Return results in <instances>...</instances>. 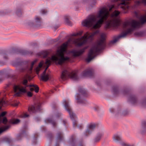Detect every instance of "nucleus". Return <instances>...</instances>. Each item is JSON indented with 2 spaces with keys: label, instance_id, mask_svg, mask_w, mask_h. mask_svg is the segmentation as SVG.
I'll return each instance as SVG.
<instances>
[{
  "label": "nucleus",
  "instance_id": "obj_1",
  "mask_svg": "<svg viewBox=\"0 0 146 146\" xmlns=\"http://www.w3.org/2000/svg\"><path fill=\"white\" fill-rule=\"evenodd\" d=\"M120 13L119 11L115 10L110 15L108 9L104 7L96 14L90 15L87 19L82 21V24L84 26L96 29L100 28L106 21L105 26L106 30L111 27H116L121 28L125 30L111 41V44H114L121 38H124L127 35L131 34L134 30L146 23V13L140 17L139 22L133 20L131 22L122 23L117 18Z\"/></svg>",
  "mask_w": 146,
  "mask_h": 146
},
{
  "label": "nucleus",
  "instance_id": "obj_2",
  "mask_svg": "<svg viewBox=\"0 0 146 146\" xmlns=\"http://www.w3.org/2000/svg\"><path fill=\"white\" fill-rule=\"evenodd\" d=\"M99 33V31L98 30L91 33L87 32L81 38L74 40L71 38L69 39L66 42L59 46L57 50L55 55L52 56L51 58L49 57L47 58L45 63L43 61L40 62L38 66L35 69L36 74H39V71L44 64H45L47 67L41 76V79L44 81H47L49 79L50 75L46 73V71L49 66L51 64L52 61L57 62L59 64L62 65L65 62L70 61V58L69 57L64 56L65 54L67 52V48L69 44L72 42L73 44L76 45L81 46L86 44L88 40L90 42L92 41L94 36L98 34Z\"/></svg>",
  "mask_w": 146,
  "mask_h": 146
},
{
  "label": "nucleus",
  "instance_id": "obj_3",
  "mask_svg": "<svg viewBox=\"0 0 146 146\" xmlns=\"http://www.w3.org/2000/svg\"><path fill=\"white\" fill-rule=\"evenodd\" d=\"M28 81L27 79H24L22 82V85H15L13 87L14 91L15 93L14 95L15 96H19L21 94L27 92L28 96L31 97L33 95L32 93L30 92H27L26 88L29 87L30 90L31 91H35L37 93L38 92L39 88L36 85H29L28 84Z\"/></svg>",
  "mask_w": 146,
  "mask_h": 146
},
{
  "label": "nucleus",
  "instance_id": "obj_4",
  "mask_svg": "<svg viewBox=\"0 0 146 146\" xmlns=\"http://www.w3.org/2000/svg\"><path fill=\"white\" fill-rule=\"evenodd\" d=\"M106 35L102 33L100 35V39L89 50L86 59L88 62H90L96 55L97 53L104 49L105 47Z\"/></svg>",
  "mask_w": 146,
  "mask_h": 146
},
{
  "label": "nucleus",
  "instance_id": "obj_5",
  "mask_svg": "<svg viewBox=\"0 0 146 146\" xmlns=\"http://www.w3.org/2000/svg\"><path fill=\"white\" fill-rule=\"evenodd\" d=\"M111 2L115 4L109 6L110 12L112 11L113 9H117L119 8L123 10L129 9V4L131 2V0H111Z\"/></svg>",
  "mask_w": 146,
  "mask_h": 146
},
{
  "label": "nucleus",
  "instance_id": "obj_6",
  "mask_svg": "<svg viewBox=\"0 0 146 146\" xmlns=\"http://www.w3.org/2000/svg\"><path fill=\"white\" fill-rule=\"evenodd\" d=\"M63 103L66 110L68 112L70 117L72 121L73 127L74 128L77 127L80 129H82L83 127V125L82 124H78L77 117L76 114L72 112L68 101H64Z\"/></svg>",
  "mask_w": 146,
  "mask_h": 146
},
{
  "label": "nucleus",
  "instance_id": "obj_7",
  "mask_svg": "<svg viewBox=\"0 0 146 146\" xmlns=\"http://www.w3.org/2000/svg\"><path fill=\"white\" fill-rule=\"evenodd\" d=\"M37 61V60L35 59L32 62L30 66L28 64L24 65L23 63L21 62H15L13 65L15 66H19V71L20 72H27L30 74L32 72L34 65Z\"/></svg>",
  "mask_w": 146,
  "mask_h": 146
},
{
  "label": "nucleus",
  "instance_id": "obj_8",
  "mask_svg": "<svg viewBox=\"0 0 146 146\" xmlns=\"http://www.w3.org/2000/svg\"><path fill=\"white\" fill-rule=\"evenodd\" d=\"M68 78H70L75 80H78L79 79L76 72L72 71L70 68H67L62 71L60 79L62 80H65Z\"/></svg>",
  "mask_w": 146,
  "mask_h": 146
},
{
  "label": "nucleus",
  "instance_id": "obj_9",
  "mask_svg": "<svg viewBox=\"0 0 146 146\" xmlns=\"http://www.w3.org/2000/svg\"><path fill=\"white\" fill-rule=\"evenodd\" d=\"M41 110V103L40 101H35L33 105L29 106L28 111L31 113H33Z\"/></svg>",
  "mask_w": 146,
  "mask_h": 146
},
{
  "label": "nucleus",
  "instance_id": "obj_10",
  "mask_svg": "<svg viewBox=\"0 0 146 146\" xmlns=\"http://www.w3.org/2000/svg\"><path fill=\"white\" fill-rule=\"evenodd\" d=\"M28 25L30 27H33L35 26L36 27H38L42 25V19L39 17L36 16L35 18V23L32 22L28 23Z\"/></svg>",
  "mask_w": 146,
  "mask_h": 146
},
{
  "label": "nucleus",
  "instance_id": "obj_11",
  "mask_svg": "<svg viewBox=\"0 0 146 146\" xmlns=\"http://www.w3.org/2000/svg\"><path fill=\"white\" fill-rule=\"evenodd\" d=\"M96 124L95 123H91L89 125L84 133V135L86 136L90 134L96 127Z\"/></svg>",
  "mask_w": 146,
  "mask_h": 146
},
{
  "label": "nucleus",
  "instance_id": "obj_12",
  "mask_svg": "<svg viewBox=\"0 0 146 146\" xmlns=\"http://www.w3.org/2000/svg\"><path fill=\"white\" fill-rule=\"evenodd\" d=\"M94 74V70L91 68H88L86 69L82 73V75L84 76L92 77L93 76Z\"/></svg>",
  "mask_w": 146,
  "mask_h": 146
},
{
  "label": "nucleus",
  "instance_id": "obj_13",
  "mask_svg": "<svg viewBox=\"0 0 146 146\" xmlns=\"http://www.w3.org/2000/svg\"><path fill=\"white\" fill-rule=\"evenodd\" d=\"M129 103L132 106L138 105L144 107H146V101H129Z\"/></svg>",
  "mask_w": 146,
  "mask_h": 146
},
{
  "label": "nucleus",
  "instance_id": "obj_14",
  "mask_svg": "<svg viewBox=\"0 0 146 146\" xmlns=\"http://www.w3.org/2000/svg\"><path fill=\"white\" fill-rule=\"evenodd\" d=\"M88 48V46H86L80 49L79 51L72 50L71 51V52L74 57L79 56L82 54L84 52L85 50L87 49Z\"/></svg>",
  "mask_w": 146,
  "mask_h": 146
},
{
  "label": "nucleus",
  "instance_id": "obj_15",
  "mask_svg": "<svg viewBox=\"0 0 146 146\" xmlns=\"http://www.w3.org/2000/svg\"><path fill=\"white\" fill-rule=\"evenodd\" d=\"M63 139V135L62 132H59L57 135V141L55 146H59V143L60 141H62Z\"/></svg>",
  "mask_w": 146,
  "mask_h": 146
},
{
  "label": "nucleus",
  "instance_id": "obj_16",
  "mask_svg": "<svg viewBox=\"0 0 146 146\" xmlns=\"http://www.w3.org/2000/svg\"><path fill=\"white\" fill-rule=\"evenodd\" d=\"M27 126H26L24 127V128L22 129L21 132L18 135L17 138L18 140H20L23 137L26 135L27 134L26 129Z\"/></svg>",
  "mask_w": 146,
  "mask_h": 146
},
{
  "label": "nucleus",
  "instance_id": "obj_17",
  "mask_svg": "<svg viewBox=\"0 0 146 146\" xmlns=\"http://www.w3.org/2000/svg\"><path fill=\"white\" fill-rule=\"evenodd\" d=\"M142 4L146 6V0H138L135 1L134 5L135 7H139Z\"/></svg>",
  "mask_w": 146,
  "mask_h": 146
},
{
  "label": "nucleus",
  "instance_id": "obj_18",
  "mask_svg": "<svg viewBox=\"0 0 146 146\" xmlns=\"http://www.w3.org/2000/svg\"><path fill=\"white\" fill-rule=\"evenodd\" d=\"M79 92L81 93L83 96L85 97H87L89 95L88 92L85 89L81 87H80L78 88Z\"/></svg>",
  "mask_w": 146,
  "mask_h": 146
},
{
  "label": "nucleus",
  "instance_id": "obj_19",
  "mask_svg": "<svg viewBox=\"0 0 146 146\" xmlns=\"http://www.w3.org/2000/svg\"><path fill=\"white\" fill-rule=\"evenodd\" d=\"M49 54L48 52L46 51H43L38 53L37 54L40 57L44 58L47 57Z\"/></svg>",
  "mask_w": 146,
  "mask_h": 146
},
{
  "label": "nucleus",
  "instance_id": "obj_20",
  "mask_svg": "<svg viewBox=\"0 0 146 146\" xmlns=\"http://www.w3.org/2000/svg\"><path fill=\"white\" fill-rule=\"evenodd\" d=\"M75 136L73 135L71 136L70 140L68 141V143L71 146H75Z\"/></svg>",
  "mask_w": 146,
  "mask_h": 146
},
{
  "label": "nucleus",
  "instance_id": "obj_21",
  "mask_svg": "<svg viewBox=\"0 0 146 146\" xmlns=\"http://www.w3.org/2000/svg\"><path fill=\"white\" fill-rule=\"evenodd\" d=\"M103 135V133L102 132L98 133L96 135L94 139V142L95 143L98 142Z\"/></svg>",
  "mask_w": 146,
  "mask_h": 146
},
{
  "label": "nucleus",
  "instance_id": "obj_22",
  "mask_svg": "<svg viewBox=\"0 0 146 146\" xmlns=\"http://www.w3.org/2000/svg\"><path fill=\"white\" fill-rule=\"evenodd\" d=\"M45 121L46 123H51L54 127H55L56 125V122L53 120L52 118H47L45 120Z\"/></svg>",
  "mask_w": 146,
  "mask_h": 146
},
{
  "label": "nucleus",
  "instance_id": "obj_23",
  "mask_svg": "<svg viewBox=\"0 0 146 146\" xmlns=\"http://www.w3.org/2000/svg\"><path fill=\"white\" fill-rule=\"evenodd\" d=\"M113 140L115 142H117L121 141L122 139L121 136L118 134H115L114 135L113 137Z\"/></svg>",
  "mask_w": 146,
  "mask_h": 146
},
{
  "label": "nucleus",
  "instance_id": "obj_24",
  "mask_svg": "<svg viewBox=\"0 0 146 146\" xmlns=\"http://www.w3.org/2000/svg\"><path fill=\"white\" fill-rule=\"evenodd\" d=\"M19 52L21 54L23 55H31L33 53L31 51L26 50H20Z\"/></svg>",
  "mask_w": 146,
  "mask_h": 146
},
{
  "label": "nucleus",
  "instance_id": "obj_25",
  "mask_svg": "<svg viewBox=\"0 0 146 146\" xmlns=\"http://www.w3.org/2000/svg\"><path fill=\"white\" fill-rule=\"evenodd\" d=\"M0 56L3 57L5 60H7L8 59L7 52L5 51H3L0 52Z\"/></svg>",
  "mask_w": 146,
  "mask_h": 146
},
{
  "label": "nucleus",
  "instance_id": "obj_26",
  "mask_svg": "<svg viewBox=\"0 0 146 146\" xmlns=\"http://www.w3.org/2000/svg\"><path fill=\"white\" fill-rule=\"evenodd\" d=\"M64 19L66 23L68 25L71 26L72 24L71 21H70V17L68 16H65L64 17Z\"/></svg>",
  "mask_w": 146,
  "mask_h": 146
},
{
  "label": "nucleus",
  "instance_id": "obj_27",
  "mask_svg": "<svg viewBox=\"0 0 146 146\" xmlns=\"http://www.w3.org/2000/svg\"><path fill=\"white\" fill-rule=\"evenodd\" d=\"M77 104L83 106H87L89 104L88 101H77Z\"/></svg>",
  "mask_w": 146,
  "mask_h": 146
},
{
  "label": "nucleus",
  "instance_id": "obj_28",
  "mask_svg": "<svg viewBox=\"0 0 146 146\" xmlns=\"http://www.w3.org/2000/svg\"><path fill=\"white\" fill-rule=\"evenodd\" d=\"M142 128L141 133L142 134H144L146 132V129L145 128L146 127V121H143L142 122Z\"/></svg>",
  "mask_w": 146,
  "mask_h": 146
},
{
  "label": "nucleus",
  "instance_id": "obj_29",
  "mask_svg": "<svg viewBox=\"0 0 146 146\" xmlns=\"http://www.w3.org/2000/svg\"><path fill=\"white\" fill-rule=\"evenodd\" d=\"M135 34V35L139 37L143 36L146 35V32L144 31L136 32Z\"/></svg>",
  "mask_w": 146,
  "mask_h": 146
},
{
  "label": "nucleus",
  "instance_id": "obj_30",
  "mask_svg": "<svg viewBox=\"0 0 146 146\" xmlns=\"http://www.w3.org/2000/svg\"><path fill=\"white\" fill-rule=\"evenodd\" d=\"M16 13L19 17H21L23 13V11L20 8H18L16 10Z\"/></svg>",
  "mask_w": 146,
  "mask_h": 146
},
{
  "label": "nucleus",
  "instance_id": "obj_31",
  "mask_svg": "<svg viewBox=\"0 0 146 146\" xmlns=\"http://www.w3.org/2000/svg\"><path fill=\"white\" fill-rule=\"evenodd\" d=\"M113 91L115 94H117L119 93L118 88L117 87L114 86L113 88Z\"/></svg>",
  "mask_w": 146,
  "mask_h": 146
},
{
  "label": "nucleus",
  "instance_id": "obj_32",
  "mask_svg": "<svg viewBox=\"0 0 146 146\" xmlns=\"http://www.w3.org/2000/svg\"><path fill=\"white\" fill-rule=\"evenodd\" d=\"M121 146H135L133 144H129L124 142L121 143Z\"/></svg>",
  "mask_w": 146,
  "mask_h": 146
},
{
  "label": "nucleus",
  "instance_id": "obj_33",
  "mask_svg": "<svg viewBox=\"0 0 146 146\" xmlns=\"http://www.w3.org/2000/svg\"><path fill=\"white\" fill-rule=\"evenodd\" d=\"M7 102L8 101H0V110L2 106H3L4 104H7Z\"/></svg>",
  "mask_w": 146,
  "mask_h": 146
},
{
  "label": "nucleus",
  "instance_id": "obj_34",
  "mask_svg": "<svg viewBox=\"0 0 146 146\" xmlns=\"http://www.w3.org/2000/svg\"><path fill=\"white\" fill-rule=\"evenodd\" d=\"M76 100H82V98L80 94H77L76 95Z\"/></svg>",
  "mask_w": 146,
  "mask_h": 146
},
{
  "label": "nucleus",
  "instance_id": "obj_35",
  "mask_svg": "<svg viewBox=\"0 0 146 146\" xmlns=\"http://www.w3.org/2000/svg\"><path fill=\"white\" fill-rule=\"evenodd\" d=\"M38 136V133H35V134L33 137V140L34 141V144H35L36 143L37 139Z\"/></svg>",
  "mask_w": 146,
  "mask_h": 146
},
{
  "label": "nucleus",
  "instance_id": "obj_36",
  "mask_svg": "<svg viewBox=\"0 0 146 146\" xmlns=\"http://www.w3.org/2000/svg\"><path fill=\"white\" fill-rule=\"evenodd\" d=\"M29 116V115L27 114L26 113H24L20 115L19 117L21 118H26L28 117Z\"/></svg>",
  "mask_w": 146,
  "mask_h": 146
},
{
  "label": "nucleus",
  "instance_id": "obj_37",
  "mask_svg": "<svg viewBox=\"0 0 146 146\" xmlns=\"http://www.w3.org/2000/svg\"><path fill=\"white\" fill-rule=\"evenodd\" d=\"M83 32L82 31H80L78 33H74L72 34V36H81L82 33Z\"/></svg>",
  "mask_w": 146,
  "mask_h": 146
},
{
  "label": "nucleus",
  "instance_id": "obj_38",
  "mask_svg": "<svg viewBox=\"0 0 146 146\" xmlns=\"http://www.w3.org/2000/svg\"><path fill=\"white\" fill-rule=\"evenodd\" d=\"M96 0H92L91 2L89 3V5L91 7H92L96 4Z\"/></svg>",
  "mask_w": 146,
  "mask_h": 146
},
{
  "label": "nucleus",
  "instance_id": "obj_39",
  "mask_svg": "<svg viewBox=\"0 0 146 146\" xmlns=\"http://www.w3.org/2000/svg\"><path fill=\"white\" fill-rule=\"evenodd\" d=\"M20 121V120L18 119H16L13 121L11 122L13 124H17L19 123Z\"/></svg>",
  "mask_w": 146,
  "mask_h": 146
},
{
  "label": "nucleus",
  "instance_id": "obj_40",
  "mask_svg": "<svg viewBox=\"0 0 146 146\" xmlns=\"http://www.w3.org/2000/svg\"><path fill=\"white\" fill-rule=\"evenodd\" d=\"M130 98V100H136V97L135 95H132L131 96Z\"/></svg>",
  "mask_w": 146,
  "mask_h": 146
},
{
  "label": "nucleus",
  "instance_id": "obj_41",
  "mask_svg": "<svg viewBox=\"0 0 146 146\" xmlns=\"http://www.w3.org/2000/svg\"><path fill=\"white\" fill-rule=\"evenodd\" d=\"M19 102L17 101L16 102H13L11 104V105L14 106H17L19 104Z\"/></svg>",
  "mask_w": 146,
  "mask_h": 146
},
{
  "label": "nucleus",
  "instance_id": "obj_42",
  "mask_svg": "<svg viewBox=\"0 0 146 146\" xmlns=\"http://www.w3.org/2000/svg\"><path fill=\"white\" fill-rule=\"evenodd\" d=\"M2 122L3 123L5 124H6L7 123V120L6 117H4Z\"/></svg>",
  "mask_w": 146,
  "mask_h": 146
},
{
  "label": "nucleus",
  "instance_id": "obj_43",
  "mask_svg": "<svg viewBox=\"0 0 146 146\" xmlns=\"http://www.w3.org/2000/svg\"><path fill=\"white\" fill-rule=\"evenodd\" d=\"M1 93H0V95L1 94ZM3 95H4V97H2L1 99L0 100H6L5 98V96H6V94L5 93V91L4 92V93L3 94Z\"/></svg>",
  "mask_w": 146,
  "mask_h": 146
},
{
  "label": "nucleus",
  "instance_id": "obj_44",
  "mask_svg": "<svg viewBox=\"0 0 146 146\" xmlns=\"http://www.w3.org/2000/svg\"><path fill=\"white\" fill-rule=\"evenodd\" d=\"M94 109L95 111H98L99 110V108L98 106H95L94 107Z\"/></svg>",
  "mask_w": 146,
  "mask_h": 146
},
{
  "label": "nucleus",
  "instance_id": "obj_45",
  "mask_svg": "<svg viewBox=\"0 0 146 146\" xmlns=\"http://www.w3.org/2000/svg\"><path fill=\"white\" fill-rule=\"evenodd\" d=\"M52 136V134L51 133H49L48 134L47 137L48 138L50 139Z\"/></svg>",
  "mask_w": 146,
  "mask_h": 146
},
{
  "label": "nucleus",
  "instance_id": "obj_46",
  "mask_svg": "<svg viewBox=\"0 0 146 146\" xmlns=\"http://www.w3.org/2000/svg\"><path fill=\"white\" fill-rule=\"evenodd\" d=\"M55 115H56L57 117H59L60 116H61L62 115V114L60 112L58 111L55 113Z\"/></svg>",
  "mask_w": 146,
  "mask_h": 146
},
{
  "label": "nucleus",
  "instance_id": "obj_47",
  "mask_svg": "<svg viewBox=\"0 0 146 146\" xmlns=\"http://www.w3.org/2000/svg\"><path fill=\"white\" fill-rule=\"evenodd\" d=\"M11 85V83H9L7 84L6 86L5 87V89L6 90H7L9 88L10 86Z\"/></svg>",
  "mask_w": 146,
  "mask_h": 146
},
{
  "label": "nucleus",
  "instance_id": "obj_48",
  "mask_svg": "<svg viewBox=\"0 0 146 146\" xmlns=\"http://www.w3.org/2000/svg\"><path fill=\"white\" fill-rule=\"evenodd\" d=\"M6 113L7 112H3L1 114H0V116L1 117H3L6 115Z\"/></svg>",
  "mask_w": 146,
  "mask_h": 146
},
{
  "label": "nucleus",
  "instance_id": "obj_49",
  "mask_svg": "<svg viewBox=\"0 0 146 146\" xmlns=\"http://www.w3.org/2000/svg\"><path fill=\"white\" fill-rule=\"evenodd\" d=\"M82 3L84 4H89V0H83Z\"/></svg>",
  "mask_w": 146,
  "mask_h": 146
},
{
  "label": "nucleus",
  "instance_id": "obj_50",
  "mask_svg": "<svg viewBox=\"0 0 146 146\" xmlns=\"http://www.w3.org/2000/svg\"><path fill=\"white\" fill-rule=\"evenodd\" d=\"M53 90H52L51 91H50L48 93H47L46 94V98L48 97V95L49 94H51V93H53Z\"/></svg>",
  "mask_w": 146,
  "mask_h": 146
},
{
  "label": "nucleus",
  "instance_id": "obj_51",
  "mask_svg": "<svg viewBox=\"0 0 146 146\" xmlns=\"http://www.w3.org/2000/svg\"><path fill=\"white\" fill-rule=\"evenodd\" d=\"M41 12L42 14H44L47 13V11L45 9H43L41 10Z\"/></svg>",
  "mask_w": 146,
  "mask_h": 146
},
{
  "label": "nucleus",
  "instance_id": "obj_52",
  "mask_svg": "<svg viewBox=\"0 0 146 146\" xmlns=\"http://www.w3.org/2000/svg\"><path fill=\"white\" fill-rule=\"evenodd\" d=\"M110 111L111 113H113L114 112V109L113 108H111L110 109Z\"/></svg>",
  "mask_w": 146,
  "mask_h": 146
},
{
  "label": "nucleus",
  "instance_id": "obj_53",
  "mask_svg": "<svg viewBox=\"0 0 146 146\" xmlns=\"http://www.w3.org/2000/svg\"><path fill=\"white\" fill-rule=\"evenodd\" d=\"M4 12L3 11H0V15H5Z\"/></svg>",
  "mask_w": 146,
  "mask_h": 146
},
{
  "label": "nucleus",
  "instance_id": "obj_54",
  "mask_svg": "<svg viewBox=\"0 0 146 146\" xmlns=\"http://www.w3.org/2000/svg\"><path fill=\"white\" fill-rule=\"evenodd\" d=\"M123 94H127V93H128V92L127 91V90H125L124 91H123Z\"/></svg>",
  "mask_w": 146,
  "mask_h": 146
},
{
  "label": "nucleus",
  "instance_id": "obj_55",
  "mask_svg": "<svg viewBox=\"0 0 146 146\" xmlns=\"http://www.w3.org/2000/svg\"><path fill=\"white\" fill-rule=\"evenodd\" d=\"M4 78L2 77H0V83L2 82Z\"/></svg>",
  "mask_w": 146,
  "mask_h": 146
},
{
  "label": "nucleus",
  "instance_id": "obj_56",
  "mask_svg": "<svg viewBox=\"0 0 146 146\" xmlns=\"http://www.w3.org/2000/svg\"><path fill=\"white\" fill-rule=\"evenodd\" d=\"M30 75L29 74H27L26 75V76L25 77V78H30Z\"/></svg>",
  "mask_w": 146,
  "mask_h": 146
},
{
  "label": "nucleus",
  "instance_id": "obj_57",
  "mask_svg": "<svg viewBox=\"0 0 146 146\" xmlns=\"http://www.w3.org/2000/svg\"><path fill=\"white\" fill-rule=\"evenodd\" d=\"M63 123L64 124V125H65L66 124V121L65 120H63Z\"/></svg>",
  "mask_w": 146,
  "mask_h": 146
},
{
  "label": "nucleus",
  "instance_id": "obj_58",
  "mask_svg": "<svg viewBox=\"0 0 146 146\" xmlns=\"http://www.w3.org/2000/svg\"><path fill=\"white\" fill-rule=\"evenodd\" d=\"M79 146H84V145L82 143H80L79 145Z\"/></svg>",
  "mask_w": 146,
  "mask_h": 146
},
{
  "label": "nucleus",
  "instance_id": "obj_59",
  "mask_svg": "<svg viewBox=\"0 0 146 146\" xmlns=\"http://www.w3.org/2000/svg\"><path fill=\"white\" fill-rule=\"evenodd\" d=\"M4 64V63L3 62H1V61H0V65H3Z\"/></svg>",
  "mask_w": 146,
  "mask_h": 146
},
{
  "label": "nucleus",
  "instance_id": "obj_60",
  "mask_svg": "<svg viewBox=\"0 0 146 146\" xmlns=\"http://www.w3.org/2000/svg\"><path fill=\"white\" fill-rule=\"evenodd\" d=\"M41 128H42L43 130H45V127L44 126H42Z\"/></svg>",
  "mask_w": 146,
  "mask_h": 146
}]
</instances>
